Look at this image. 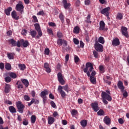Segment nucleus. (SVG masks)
I'll return each instance as SVG.
<instances>
[{
	"instance_id": "nucleus-1",
	"label": "nucleus",
	"mask_w": 129,
	"mask_h": 129,
	"mask_svg": "<svg viewBox=\"0 0 129 129\" xmlns=\"http://www.w3.org/2000/svg\"><path fill=\"white\" fill-rule=\"evenodd\" d=\"M102 100L104 103V104H108V101H111L112 100V98L111 96H110V92L109 91H106L105 92H102L101 94ZM108 100V101L106 100Z\"/></svg>"
},
{
	"instance_id": "nucleus-2",
	"label": "nucleus",
	"mask_w": 129,
	"mask_h": 129,
	"mask_svg": "<svg viewBox=\"0 0 129 129\" xmlns=\"http://www.w3.org/2000/svg\"><path fill=\"white\" fill-rule=\"evenodd\" d=\"M93 65L91 62H87L86 64V68L84 69V72L86 73L88 77H90V72L93 71Z\"/></svg>"
},
{
	"instance_id": "nucleus-3",
	"label": "nucleus",
	"mask_w": 129,
	"mask_h": 129,
	"mask_svg": "<svg viewBox=\"0 0 129 129\" xmlns=\"http://www.w3.org/2000/svg\"><path fill=\"white\" fill-rule=\"evenodd\" d=\"M16 104L19 112H20V113H23L24 112V109H25V105L23 104L20 101L16 102Z\"/></svg>"
},
{
	"instance_id": "nucleus-4",
	"label": "nucleus",
	"mask_w": 129,
	"mask_h": 129,
	"mask_svg": "<svg viewBox=\"0 0 129 129\" xmlns=\"http://www.w3.org/2000/svg\"><path fill=\"white\" fill-rule=\"evenodd\" d=\"M21 45H23L24 48H27L29 46V41L24 39H21L20 41H17V47L20 48Z\"/></svg>"
},
{
	"instance_id": "nucleus-5",
	"label": "nucleus",
	"mask_w": 129,
	"mask_h": 129,
	"mask_svg": "<svg viewBox=\"0 0 129 129\" xmlns=\"http://www.w3.org/2000/svg\"><path fill=\"white\" fill-rule=\"evenodd\" d=\"M34 27L35 30L38 32V35L36 36L37 39H40V37L43 36V33H42V30H41V27H40V24L36 23L34 24Z\"/></svg>"
},
{
	"instance_id": "nucleus-6",
	"label": "nucleus",
	"mask_w": 129,
	"mask_h": 129,
	"mask_svg": "<svg viewBox=\"0 0 129 129\" xmlns=\"http://www.w3.org/2000/svg\"><path fill=\"white\" fill-rule=\"evenodd\" d=\"M16 11L19 12L20 14H24V5H23V3L20 1L19 3L16 6Z\"/></svg>"
},
{
	"instance_id": "nucleus-7",
	"label": "nucleus",
	"mask_w": 129,
	"mask_h": 129,
	"mask_svg": "<svg viewBox=\"0 0 129 129\" xmlns=\"http://www.w3.org/2000/svg\"><path fill=\"white\" fill-rule=\"evenodd\" d=\"M57 79L61 85H64V84H65V81L64 80L63 76L61 73H58L57 74Z\"/></svg>"
},
{
	"instance_id": "nucleus-8",
	"label": "nucleus",
	"mask_w": 129,
	"mask_h": 129,
	"mask_svg": "<svg viewBox=\"0 0 129 129\" xmlns=\"http://www.w3.org/2000/svg\"><path fill=\"white\" fill-rule=\"evenodd\" d=\"M95 49L98 52H103V46L102 45L99 43H95Z\"/></svg>"
},
{
	"instance_id": "nucleus-9",
	"label": "nucleus",
	"mask_w": 129,
	"mask_h": 129,
	"mask_svg": "<svg viewBox=\"0 0 129 129\" xmlns=\"http://www.w3.org/2000/svg\"><path fill=\"white\" fill-rule=\"evenodd\" d=\"M110 10V8L107 7L101 10V14L104 15L106 17H108V16H109V13L108 12H109Z\"/></svg>"
},
{
	"instance_id": "nucleus-10",
	"label": "nucleus",
	"mask_w": 129,
	"mask_h": 129,
	"mask_svg": "<svg viewBox=\"0 0 129 129\" xmlns=\"http://www.w3.org/2000/svg\"><path fill=\"white\" fill-rule=\"evenodd\" d=\"M57 90L60 94L61 97L64 98L66 96V93H65V92L63 91V87H62L61 86H59Z\"/></svg>"
},
{
	"instance_id": "nucleus-11",
	"label": "nucleus",
	"mask_w": 129,
	"mask_h": 129,
	"mask_svg": "<svg viewBox=\"0 0 129 129\" xmlns=\"http://www.w3.org/2000/svg\"><path fill=\"white\" fill-rule=\"evenodd\" d=\"M92 107L95 112H97L100 109L99 107H98V103L96 102L92 103Z\"/></svg>"
},
{
	"instance_id": "nucleus-12",
	"label": "nucleus",
	"mask_w": 129,
	"mask_h": 129,
	"mask_svg": "<svg viewBox=\"0 0 129 129\" xmlns=\"http://www.w3.org/2000/svg\"><path fill=\"white\" fill-rule=\"evenodd\" d=\"M121 31L123 36H124L126 37L128 36V34L127 33V28L124 27H122L121 28Z\"/></svg>"
},
{
	"instance_id": "nucleus-13",
	"label": "nucleus",
	"mask_w": 129,
	"mask_h": 129,
	"mask_svg": "<svg viewBox=\"0 0 129 129\" xmlns=\"http://www.w3.org/2000/svg\"><path fill=\"white\" fill-rule=\"evenodd\" d=\"M117 86L119 89H120L121 92H124V87L123 86V83L121 81H119L117 84Z\"/></svg>"
},
{
	"instance_id": "nucleus-14",
	"label": "nucleus",
	"mask_w": 129,
	"mask_h": 129,
	"mask_svg": "<svg viewBox=\"0 0 129 129\" xmlns=\"http://www.w3.org/2000/svg\"><path fill=\"white\" fill-rule=\"evenodd\" d=\"M62 4L63 5L64 8L66 10H68L69 8L71 6L70 3H67V0H62Z\"/></svg>"
},
{
	"instance_id": "nucleus-15",
	"label": "nucleus",
	"mask_w": 129,
	"mask_h": 129,
	"mask_svg": "<svg viewBox=\"0 0 129 129\" xmlns=\"http://www.w3.org/2000/svg\"><path fill=\"white\" fill-rule=\"evenodd\" d=\"M119 44H120V42H119V39L117 38H114L112 42L113 46H118Z\"/></svg>"
},
{
	"instance_id": "nucleus-16",
	"label": "nucleus",
	"mask_w": 129,
	"mask_h": 129,
	"mask_svg": "<svg viewBox=\"0 0 129 129\" xmlns=\"http://www.w3.org/2000/svg\"><path fill=\"white\" fill-rule=\"evenodd\" d=\"M47 120L48 124H53L55 122V118L52 116H48L47 118Z\"/></svg>"
},
{
	"instance_id": "nucleus-17",
	"label": "nucleus",
	"mask_w": 129,
	"mask_h": 129,
	"mask_svg": "<svg viewBox=\"0 0 129 129\" xmlns=\"http://www.w3.org/2000/svg\"><path fill=\"white\" fill-rule=\"evenodd\" d=\"M11 16H12L13 19H14V20H16L17 21H18V20H19V19H20V17H19L17 15V12H16V11H13L12 12Z\"/></svg>"
},
{
	"instance_id": "nucleus-18",
	"label": "nucleus",
	"mask_w": 129,
	"mask_h": 129,
	"mask_svg": "<svg viewBox=\"0 0 129 129\" xmlns=\"http://www.w3.org/2000/svg\"><path fill=\"white\" fill-rule=\"evenodd\" d=\"M105 28V23L103 21H101L100 22V26L99 28V30L100 31H103Z\"/></svg>"
},
{
	"instance_id": "nucleus-19",
	"label": "nucleus",
	"mask_w": 129,
	"mask_h": 129,
	"mask_svg": "<svg viewBox=\"0 0 129 129\" xmlns=\"http://www.w3.org/2000/svg\"><path fill=\"white\" fill-rule=\"evenodd\" d=\"M48 94H49V93L48 92V90L45 89L41 92L40 96L42 98L47 97V96H46V95H48Z\"/></svg>"
},
{
	"instance_id": "nucleus-20",
	"label": "nucleus",
	"mask_w": 129,
	"mask_h": 129,
	"mask_svg": "<svg viewBox=\"0 0 129 129\" xmlns=\"http://www.w3.org/2000/svg\"><path fill=\"white\" fill-rule=\"evenodd\" d=\"M44 67L45 69L46 72H47V73H50L51 72V69L49 68V64L48 63H45L44 64Z\"/></svg>"
},
{
	"instance_id": "nucleus-21",
	"label": "nucleus",
	"mask_w": 129,
	"mask_h": 129,
	"mask_svg": "<svg viewBox=\"0 0 129 129\" xmlns=\"http://www.w3.org/2000/svg\"><path fill=\"white\" fill-rule=\"evenodd\" d=\"M104 123L108 125V124H110V118L109 117L106 116L104 118Z\"/></svg>"
},
{
	"instance_id": "nucleus-22",
	"label": "nucleus",
	"mask_w": 129,
	"mask_h": 129,
	"mask_svg": "<svg viewBox=\"0 0 129 129\" xmlns=\"http://www.w3.org/2000/svg\"><path fill=\"white\" fill-rule=\"evenodd\" d=\"M11 91V85L6 84L5 88V93H9Z\"/></svg>"
},
{
	"instance_id": "nucleus-23",
	"label": "nucleus",
	"mask_w": 129,
	"mask_h": 129,
	"mask_svg": "<svg viewBox=\"0 0 129 129\" xmlns=\"http://www.w3.org/2000/svg\"><path fill=\"white\" fill-rule=\"evenodd\" d=\"M12 10L13 9L12 7H9L8 9H5V12L6 15H7V16H10L11 15V12H12Z\"/></svg>"
},
{
	"instance_id": "nucleus-24",
	"label": "nucleus",
	"mask_w": 129,
	"mask_h": 129,
	"mask_svg": "<svg viewBox=\"0 0 129 129\" xmlns=\"http://www.w3.org/2000/svg\"><path fill=\"white\" fill-rule=\"evenodd\" d=\"M21 81L22 82L23 84L25 85V87H28L29 86V81L26 79H21Z\"/></svg>"
},
{
	"instance_id": "nucleus-25",
	"label": "nucleus",
	"mask_w": 129,
	"mask_h": 129,
	"mask_svg": "<svg viewBox=\"0 0 129 129\" xmlns=\"http://www.w3.org/2000/svg\"><path fill=\"white\" fill-rule=\"evenodd\" d=\"M9 108L10 112H11L12 113H16V112H17V110L16 109V108L14 106H11L9 107Z\"/></svg>"
},
{
	"instance_id": "nucleus-26",
	"label": "nucleus",
	"mask_w": 129,
	"mask_h": 129,
	"mask_svg": "<svg viewBox=\"0 0 129 129\" xmlns=\"http://www.w3.org/2000/svg\"><path fill=\"white\" fill-rule=\"evenodd\" d=\"M16 85H17V88H18V89H22V88L23 87L22 82L19 81H17L16 83Z\"/></svg>"
},
{
	"instance_id": "nucleus-27",
	"label": "nucleus",
	"mask_w": 129,
	"mask_h": 129,
	"mask_svg": "<svg viewBox=\"0 0 129 129\" xmlns=\"http://www.w3.org/2000/svg\"><path fill=\"white\" fill-rule=\"evenodd\" d=\"M30 34L33 38H35L37 35V32L35 30H30Z\"/></svg>"
},
{
	"instance_id": "nucleus-28",
	"label": "nucleus",
	"mask_w": 129,
	"mask_h": 129,
	"mask_svg": "<svg viewBox=\"0 0 129 129\" xmlns=\"http://www.w3.org/2000/svg\"><path fill=\"white\" fill-rule=\"evenodd\" d=\"M81 125L83 127H85L87 125V120H83L81 121Z\"/></svg>"
},
{
	"instance_id": "nucleus-29",
	"label": "nucleus",
	"mask_w": 129,
	"mask_h": 129,
	"mask_svg": "<svg viewBox=\"0 0 129 129\" xmlns=\"http://www.w3.org/2000/svg\"><path fill=\"white\" fill-rule=\"evenodd\" d=\"M90 80L92 84H95V83H96V79L94 77L90 76Z\"/></svg>"
},
{
	"instance_id": "nucleus-30",
	"label": "nucleus",
	"mask_w": 129,
	"mask_h": 129,
	"mask_svg": "<svg viewBox=\"0 0 129 129\" xmlns=\"http://www.w3.org/2000/svg\"><path fill=\"white\" fill-rule=\"evenodd\" d=\"M5 69L8 71L12 70V66L11 64L7 63L5 65Z\"/></svg>"
},
{
	"instance_id": "nucleus-31",
	"label": "nucleus",
	"mask_w": 129,
	"mask_h": 129,
	"mask_svg": "<svg viewBox=\"0 0 129 129\" xmlns=\"http://www.w3.org/2000/svg\"><path fill=\"white\" fill-rule=\"evenodd\" d=\"M80 30V29L79 28V27L76 26L74 29L73 32L75 34H78V33H79Z\"/></svg>"
},
{
	"instance_id": "nucleus-32",
	"label": "nucleus",
	"mask_w": 129,
	"mask_h": 129,
	"mask_svg": "<svg viewBox=\"0 0 129 129\" xmlns=\"http://www.w3.org/2000/svg\"><path fill=\"white\" fill-rule=\"evenodd\" d=\"M36 116L34 115H32L31 117V123H35V122H36Z\"/></svg>"
},
{
	"instance_id": "nucleus-33",
	"label": "nucleus",
	"mask_w": 129,
	"mask_h": 129,
	"mask_svg": "<svg viewBox=\"0 0 129 129\" xmlns=\"http://www.w3.org/2000/svg\"><path fill=\"white\" fill-rule=\"evenodd\" d=\"M18 67H19L20 70L24 71L26 69V66L24 64L20 63L18 64Z\"/></svg>"
},
{
	"instance_id": "nucleus-34",
	"label": "nucleus",
	"mask_w": 129,
	"mask_h": 129,
	"mask_svg": "<svg viewBox=\"0 0 129 129\" xmlns=\"http://www.w3.org/2000/svg\"><path fill=\"white\" fill-rule=\"evenodd\" d=\"M57 44L59 46H62V45L63 44V39H62L61 38L57 39Z\"/></svg>"
},
{
	"instance_id": "nucleus-35",
	"label": "nucleus",
	"mask_w": 129,
	"mask_h": 129,
	"mask_svg": "<svg viewBox=\"0 0 129 129\" xmlns=\"http://www.w3.org/2000/svg\"><path fill=\"white\" fill-rule=\"evenodd\" d=\"M98 42H99V43H100L101 44H104V38L103 37L100 36L98 38Z\"/></svg>"
},
{
	"instance_id": "nucleus-36",
	"label": "nucleus",
	"mask_w": 129,
	"mask_h": 129,
	"mask_svg": "<svg viewBox=\"0 0 129 129\" xmlns=\"http://www.w3.org/2000/svg\"><path fill=\"white\" fill-rule=\"evenodd\" d=\"M7 56L10 60H12L13 59H14V54L13 53H8L7 54Z\"/></svg>"
},
{
	"instance_id": "nucleus-37",
	"label": "nucleus",
	"mask_w": 129,
	"mask_h": 129,
	"mask_svg": "<svg viewBox=\"0 0 129 129\" xmlns=\"http://www.w3.org/2000/svg\"><path fill=\"white\" fill-rule=\"evenodd\" d=\"M9 76H10V77L14 79L15 78H17V75L14 73H10L9 74Z\"/></svg>"
},
{
	"instance_id": "nucleus-38",
	"label": "nucleus",
	"mask_w": 129,
	"mask_h": 129,
	"mask_svg": "<svg viewBox=\"0 0 129 129\" xmlns=\"http://www.w3.org/2000/svg\"><path fill=\"white\" fill-rule=\"evenodd\" d=\"M10 42L12 45V46H18V44H17V41H15L14 39L10 40Z\"/></svg>"
},
{
	"instance_id": "nucleus-39",
	"label": "nucleus",
	"mask_w": 129,
	"mask_h": 129,
	"mask_svg": "<svg viewBox=\"0 0 129 129\" xmlns=\"http://www.w3.org/2000/svg\"><path fill=\"white\" fill-rule=\"evenodd\" d=\"M59 18L61 21V22L62 23H64V16H63V15L62 14H60L59 15Z\"/></svg>"
},
{
	"instance_id": "nucleus-40",
	"label": "nucleus",
	"mask_w": 129,
	"mask_h": 129,
	"mask_svg": "<svg viewBox=\"0 0 129 129\" xmlns=\"http://www.w3.org/2000/svg\"><path fill=\"white\" fill-rule=\"evenodd\" d=\"M5 79L6 82H7V83H9V82H11V81H12L11 77H6L5 78Z\"/></svg>"
},
{
	"instance_id": "nucleus-41",
	"label": "nucleus",
	"mask_w": 129,
	"mask_h": 129,
	"mask_svg": "<svg viewBox=\"0 0 129 129\" xmlns=\"http://www.w3.org/2000/svg\"><path fill=\"white\" fill-rule=\"evenodd\" d=\"M50 104L51 107H53V108H57V106L56 105V104L55 103V102H54V101H51Z\"/></svg>"
},
{
	"instance_id": "nucleus-42",
	"label": "nucleus",
	"mask_w": 129,
	"mask_h": 129,
	"mask_svg": "<svg viewBox=\"0 0 129 129\" xmlns=\"http://www.w3.org/2000/svg\"><path fill=\"white\" fill-rule=\"evenodd\" d=\"M116 18L118 20L122 19V14H121V13H118L117 15Z\"/></svg>"
},
{
	"instance_id": "nucleus-43",
	"label": "nucleus",
	"mask_w": 129,
	"mask_h": 129,
	"mask_svg": "<svg viewBox=\"0 0 129 129\" xmlns=\"http://www.w3.org/2000/svg\"><path fill=\"white\" fill-rule=\"evenodd\" d=\"M97 114L98 115H103V114H104V112L102 109H100L99 110V111H98Z\"/></svg>"
},
{
	"instance_id": "nucleus-44",
	"label": "nucleus",
	"mask_w": 129,
	"mask_h": 129,
	"mask_svg": "<svg viewBox=\"0 0 129 129\" xmlns=\"http://www.w3.org/2000/svg\"><path fill=\"white\" fill-rule=\"evenodd\" d=\"M24 99H25V100H26V101H29L31 100V98L28 95H24Z\"/></svg>"
},
{
	"instance_id": "nucleus-45",
	"label": "nucleus",
	"mask_w": 129,
	"mask_h": 129,
	"mask_svg": "<svg viewBox=\"0 0 129 129\" xmlns=\"http://www.w3.org/2000/svg\"><path fill=\"white\" fill-rule=\"evenodd\" d=\"M93 53L94 57H95V58L98 57V52H97V51L94 50Z\"/></svg>"
},
{
	"instance_id": "nucleus-46",
	"label": "nucleus",
	"mask_w": 129,
	"mask_h": 129,
	"mask_svg": "<svg viewBox=\"0 0 129 129\" xmlns=\"http://www.w3.org/2000/svg\"><path fill=\"white\" fill-rule=\"evenodd\" d=\"M57 36L58 38H62V37H63V34H62V33L61 32L58 31L57 33Z\"/></svg>"
},
{
	"instance_id": "nucleus-47",
	"label": "nucleus",
	"mask_w": 129,
	"mask_h": 129,
	"mask_svg": "<svg viewBox=\"0 0 129 129\" xmlns=\"http://www.w3.org/2000/svg\"><path fill=\"white\" fill-rule=\"evenodd\" d=\"M74 60H75V63H78L80 59H79V57L77 55H75V57H74Z\"/></svg>"
},
{
	"instance_id": "nucleus-48",
	"label": "nucleus",
	"mask_w": 129,
	"mask_h": 129,
	"mask_svg": "<svg viewBox=\"0 0 129 129\" xmlns=\"http://www.w3.org/2000/svg\"><path fill=\"white\" fill-rule=\"evenodd\" d=\"M32 19H33L34 23H38V19L37 18V16L35 15L33 16Z\"/></svg>"
},
{
	"instance_id": "nucleus-49",
	"label": "nucleus",
	"mask_w": 129,
	"mask_h": 129,
	"mask_svg": "<svg viewBox=\"0 0 129 129\" xmlns=\"http://www.w3.org/2000/svg\"><path fill=\"white\" fill-rule=\"evenodd\" d=\"M73 41L74 44H75L76 45H78V44H79V40H78V39H76V38H74L73 39Z\"/></svg>"
},
{
	"instance_id": "nucleus-50",
	"label": "nucleus",
	"mask_w": 129,
	"mask_h": 129,
	"mask_svg": "<svg viewBox=\"0 0 129 129\" xmlns=\"http://www.w3.org/2000/svg\"><path fill=\"white\" fill-rule=\"evenodd\" d=\"M99 68V70H100V71H101V72H102V73H103V72H104V67H103V66H100Z\"/></svg>"
},
{
	"instance_id": "nucleus-51",
	"label": "nucleus",
	"mask_w": 129,
	"mask_h": 129,
	"mask_svg": "<svg viewBox=\"0 0 129 129\" xmlns=\"http://www.w3.org/2000/svg\"><path fill=\"white\" fill-rule=\"evenodd\" d=\"M44 53L46 55H49L50 54V49L49 48H46L44 50Z\"/></svg>"
},
{
	"instance_id": "nucleus-52",
	"label": "nucleus",
	"mask_w": 129,
	"mask_h": 129,
	"mask_svg": "<svg viewBox=\"0 0 129 129\" xmlns=\"http://www.w3.org/2000/svg\"><path fill=\"white\" fill-rule=\"evenodd\" d=\"M86 22L87 23H91V21H90V15H88Z\"/></svg>"
},
{
	"instance_id": "nucleus-53",
	"label": "nucleus",
	"mask_w": 129,
	"mask_h": 129,
	"mask_svg": "<svg viewBox=\"0 0 129 129\" xmlns=\"http://www.w3.org/2000/svg\"><path fill=\"white\" fill-rule=\"evenodd\" d=\"M77 114V110L73 109L72 111V115H76Z\"/></svg>"
},
{
	"instance_id": "nucleus-54",
	"label": "nucleus",
	"mask_w": 129,
	"mask_h": 129,
	"mask_svg": "<svg viewBox=\"0 0 129 129\" xmlns=\"http://www.w3.org/2000/svg\"><path fill=\"white\" fill-rule=\"evenodd\" d=\"M34 102H35V99L32 98L30 102L28 104V106H31V105L33 104Z\"/></svg>"
},
{
	"instance_id": "nucleus-55",
	"label": "nucleus",
	"mask_w": 129,
	"mask_h": 129,
	"mask_svg": "<svg viewBox=\"0 0 129 129\" xmlns=\"http://www.w3.org/2000/svg\"><path fill=\"white\" fill-rule=\"evenodd\" d=\"M37 16H44V11H40L37 14Z\"/></svg>"
},
{
	"instance_id": "nucleus-56",
	"label": "nucleus",
	"mask_w": 129,
	"mask_h": 129,
	"mask_svg": "<svg viewBox=\"0 0 129 129\" xmlns=\"http://www.w3.org/2000/svg\"><path fill=\"white\" fill-rule=\"evenodd\" d=\"M63 89V90H65V91H67V92H69V91H68V85H66L62 87V89Z\"/></svg>"
},
{
	"instance_id": "nucleus-57",
	"label": "nucleus",
	"mask_w": 129,
	"mask_h": 129,
	"mask_svg": "<svg viewBox=\"0 0 129 129\" xmlns=\"http://www.w3.org/2000/svg\"><path fill=\"white\" fill-rule=\"evenodd\" d=\"M118 121L119 123H120V124H122L123 122H124V121H123V119H122V118H119L118 120Z\"/></svg>"
},
{
	"instance_id": "nucleus-58",
	"label": "nucleus",
	"mask_w": 129,
	"mask_h": 129,
	"mask_svg": "<svg viewBox=\"0 0 129 129\" xmlns=\"http://www.w3.org/2000/svg\"><path fill=\"white\" fill-rule=\"evenodd\" d=\"M48 25L50 26V27H56V24L53 22H49Z\"/></svg>"
},
{
	"instance_id": "nucleus-59",
	"label": "nucleus",
	"mask_w": 129,
	"mask_h": 129,
	"mask_svg": "<svg viewBox=\"0 0 129 129\" xmlns=\"http://www.w3.org/2000/svg\"><path fill=\"white\" fill-rule=\"evenodd\" d=\"M5 68V64L3 62L0 63V69L3 70Z\"/></svg>"
},
{
	"instance_id": "nucleus-60",
	"label": "nucleus",
	"mask_w": 129,
	"mask_h": 129,
	"mask_svg": "<svg viewBox=\"0 0 129 129\" xmlns=\"http://www.w3.org/2000/svg\"><path fill=\"white\" fill-rule=\"evenodd\" d=\"M22 123L24 125H28V124H29V121H28V120H25L23 121Z\"/></svg>"
},
{
	"instance_id": "nucleus-61",
	"label": "nucleus",
	"mask_w": 129,
	"mask_h": 129,
	"mask_svg": "<svg viewBox=\"0 0 129 129\" xmlns=\"http://www.w3.org/2000/svg\"><path fill=\"white\" fill-rule=\"evenodd\" d=\"M85 4L86 5V6H89V5L90 4V0H85Z\"/></svg>"
},
{
	"instance_id": "nucleus-62",
	"label": "nucleus",
	"mask_w": 129,
	"mask_h": 129,
	"mask_svg": "<svg viewBox=\"0 0 129 129\" xmlns=\"http://www.w3.org/2000/svg\"><path fill=\"white\" fill-rule=\"evenodd\" d=\"M69 60V55L68 54L66 55V57H65L66 63H67Z\"/></svg>"
},
{
	"instance_id": "nucleus-63",
	"label": "nucleus",
	"mask_w": 129,
	"mask_h": 129,
	"mask_svg": "<svg viewBox=\"0 0 129 129\" xmlns=\"http://www.w3.org/2000/svg\"><path fill=\"white\" fill-rule=\"evenodd\" d=\"M47 33L50 35H53V31H52V29H47Z\"/></svg>"
},
{
	"instance_id": "nucleus-64",
	"label": "nucleus",
	"mask_w": 129,
	"mask_h": 129,
	"mask_svg": "<svg viewBox=\"0 0 129 129\" xmlns=\"http://www.w3.org/2000/svg\"><path fill=\"white\" fill-rule=\"evenodd\" d=\"M80 46L81 48H83L84 47V43L82 41H80Z\"/></svg>"
}]
</instances>
